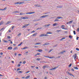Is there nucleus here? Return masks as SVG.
I'll return each mask as SVG.
<instances>
[{
    "instance_id": "6e6d98bb",
    "label": "nucleus",
    "mask_w": 79,
    "mask_h": 79,
    "mask_svg": "<svg viewBox=\"0 0 79 79\" xmlns=\"http://www.w3.org/2000/svg\"><path fill=\"white\" fill-rule=\"evenodd\" d=\"M7 38H8V39H10V38H11V37H10V36H8L7 37Z\"/></svg>"
},
{
    "instance_id": "4d7b16f0",
    "label": "nucleus",
    "mask_w": 79,
    "mask_h": 79,
    "mask_svg": "<svg viewBox=\"0 0 79 79\" xmlns=\"http://www.w3.org/2000/svg\"><path fill=\"white\" fill-rule=\"evenodd\" d=\"M79 37H77V39H76L77 40H78V39H79Z\"/></svg>"
},
{
    "instance_id": "49530a36",
    "label": "nucleus",
    "mask_w": 79,
    "mask_h": 79,
    "mask_svg": "<svg viewBox=\"0 0 79 79\" xmlns=\"http://www.w3.org/2000/svg\"><path fill=\"white\" fill-rule=\"evenodd\" d=\"M6 10V7L4 9H3V10Z\"/></svg>"
},
{
    "instance_id": "774afa93",
    "label": "nucleus",
    "mask_w": 79,
    "mask_h": 79,
    "mask_svg": "<svg viewBox=\"0 0 79 79\" xmlns=\"http://www.w3.org/2000/svg\"><path fill=\"white\" fill-rule=\"evenodd\" d=\"M77 31H78V32H79V28H78L77 29Z\"/></svg>"
},
{
    "instance_id": "0e129e2a",
    "label": "nucleus",
    "mask_w": 79,
    "mask_h": 79,
    "mask_svg": "<svg viewBox=\"0 0 79 79\" xmlns=\"http://www.w3.org/2000/svg\"><path fill=\"white\" fill-rule=\"evenodd\" d=\"M20 15H23V13H20Z\"/></svg>"
},
{
    "instance_id": "423d86ee",
    "label": "nucleus",
    "mask_w": 79,
    "mask_h": 79,
    "mask_svg": "<svg viewBox=\"0 0 79 79\" xmlns=\"http://www.w3.org/2000/svg\"><path fill=\"white\" fill-rule=\"evenodd\" d=\"M8 50H12L13 49V48L11 47H9L7 48Z\"/></svg>"
},
{
    "instance_id": "dca6fc26",
    "label": "nucleus",
    "mask_w": 79,
    "mask_h": 79,
    "mask_svg": "<svg viewBox=\"0 0 79 79\" xmlns=\"http://www.w3.org/2000/svg\"><path fill=\"white\" fill-rule=\"evenodd\" d=\"M57 19H63V17H57Z\"/></svg>"
},
{
    "instance_id": "f8f14e48",
    "label": "nucleus",
    "mask_w": 79,
    "mask_h": 79,
    "mask_svg": "<svg viewBox=\"0 0 79 79\" xmlns=\"http://www.w3.org/2000/svg\"><path fill=\"white\" fill-rule=\"evenodd\" d=\"M42 44V43H41V42L37 43H36L35 44V45H40V44Z\"/></svg>"
},
{
    "instance_id": "69168bd1",
    "label": "nucleus",
    "mask_w": 79,
    "mask_h": 79,
    "mask_svg": "<svg viewBox=\"0 0 79 79\" xmlns=\"http://www.w3.org/2000/svg\"><path fill=\"white\" fill-rule=\"evenodd\" d=\"M19 73H22V71H19Z\"/></svg>"
},
{
    "instance_id": "e433bc0d",
    "label": "nucleus",
    "mask_w": 79,
    "mask_h": 79,
    "mask_svg": "<svg viewBox=\"0 0 79 79\" xmlns=\"http://www.w3.org/2000/svg\"><path fill=\"white\" fill-rule=\"evenodd\" d=\"M40 20V19H35L36 21H39Z\"/></svg>"
},
{
    "instance_id": "39448f33",
    "label": "nucleus",
    "mask_w": 79,
    "mask_h": 79,
    "mask_svg": "<svg viewBox=\"0 0 79 79\" xmlns=\"http://www.w3.org/2000/svg\"><path fill=\"white\" fill-rule=\"evenodd\" d=\"M64 27H65V26L64 25H62L61 26V28L62 29H64L65 30H66V29L64 28Z\"/></svg>"
},
{
    "instance_id": "680f3d73",
    "label": "nucleus",
    "mask_w": 79,
    "mask_h": 79,
    "mask_svg": "<svg viewBox=\"0 0 79 79\" xmlns=\"http://www.w3.org/2000/svg\"><path fill=\"white\" fill-rule=\"evenodd\" d=\"M41 28H37V30H39V29H41Z\"/></svg>"
},
{
    "instance_id": "13d9d810",
    "label": "nucleus",
    "mask_w": 79,
    "mask_h": 79,
    "mask_svg": "<svg viewBox=\"0 0 79 79\" xmlns=\"http://www.w3.org/2000/svg\"><path fill=\"white\" fill-rule=\"evenodd\" d=\"M60 31H60V30H57V32H60Z\"/></svg>"
},
{
    "instance_id": "5fc2aeb1",
    "label": "nucleus",
    "mask_w": 79,
    "mask_h": 79,
    "mask_svg": "<svg viewBox=\"0 0 79 79\" xmlns=\"http://www.w3.org/2000/svg\"><path fill=\"white\" fill-rule=\"evenodd\" d=\"M15 13H19V12L18 11H15Z\"/></svg>"
},
{
    "instance_id": "3c124183",
    "label": "nucleus",
    "mask_w": 79,
    "mask_h": 79,
    "mask_svg": "<svg viewBox=\"0 0 79 79\" xmlns=\"http://www.w3.org/2000/svg\"><path fill=\"white\" fill-rule=\"evenodd\" d=\"M18 67H19V66H21V64H19L18 65Z\"/></svg>"
},
{
    "instance_id": "c756f323",
    "label": "nucleus",
    "mask_w": 79,
    "mask_h": 79,
    "mask_svg": "<svg viewBox=\"0 0 79 79\" xmlns=\"http://www.w3.org/2000/svg\"><path fill=\"white\" fill-rule=\"evenodd\" d=\"M22 44H23V42L21 43L20 44L18 45V46H21V45Z\"/></svg>"
},
{
    "instance_id": "9d476101",
    "label": "nucleus",
    "mask_w": 79,
    "mask_h": 79,
    "mask_svg": "<svg viewBox=\"0 0 79 79\" xmlns=\"http://www.w3.org/2000/svg\"><path fill=\"white\" fill-rule=\"evenodd\" d=\"M48 36V35H47V34H43V36L44 37H46V36Z\"/></svg>"
},
{
    "instance_id": "a878e982",
    "label": "nucleus",
    "mask_w": 79,
    "mask_h": 79,
    "mask_svg": "<svg viewBox=\"0 0 79 79\" xmlns=\"http://www.w3.org/2000/svg\"><path fill=\"white\" fill-rule=\"evenodd\" d=\"M64 52H65V51H62L60 53V54H62L63 53H64Z\"/></svg>"
},
{
    "instance_id": "f3484780",
    "label": "nucleus",
    "mask_w": 79,
    "mask_h": 79,
    "mask_svg": "<svg viewBox=\"0 0 79 79\" xmlns=\"http://www.w3.org/2000/svg\"><path fill=\"white\" fill-rule=\"evenodd\" d=\"M45 68H47V65H44L43 67V68L44 69H45Z\"/></svg>"
},
{
    "instance_id": "6ab92c4d",
    "label": "nucleus",
    "mask_w": 79,
    "mask_h": 79,
    "mask_svg": "<svg viewBox=\"0 0 79 79\" xmlns=\"http://www.w3.org/2000/svg\"><path fill=\"white\" fill-rule=\"evenodd\" d=\"M38 52H42L43 50L42 49H39L38 50Z\"/></svg>"
},
{
    "instance_id": "8fccbe9b",
    "label": "nucleus",
    "mask_w": 79,
    "mask_h": 79,
    "mask_svg": "<svg viewBox=\"0 0 79 79\" xmlns=\"http://www.w3.org/2000/svg\"><path fill=\"white\" fill-rule=\"evenodd\" d=\"M19 70H21V69H20V68H18L17 70V71H19Z\"/></svg>"
},
{
    "instance_id": "5701e85b",
    "label": "nucleus",
    "mask_w": 79,
    "mask_h": 79,
    "mask_svg": "<svg viewBox=\"0 0 79 79\" xmlns=\"http://www.w3.org/2000/svg\"><path fill=\"white\" fill-rule=\"evenodd\" d=\"M29 77H30V75H28L25 78L26 79H28V78H29Z\"/></svg>"
},
{
    "instance_id": "58836bf2",
    "label": "nucleus",
    "mask_w": 79,
    "mask_h": 79,
    "mask_svg": "<svg viewBox=\"0 0 79 79\" xmlns=\"http://www.w3.org/2000/svg\"><path fill=\"white\" fill-rule=\"evenodd\" d=\"M52 50H53L52 49H50V51L48 52V53H50V52H52Z\"/></svg>"
},
{
    "instance_id": "4c0bfd02",
    "label": "nucleus",
    "mask_w": 79,
    "mask_h": 79,
    "mask_svg": "<svg viewBox=\"0 0 79 79\" xmlns=\"http://www.w3.org/2000/svg\"><path fill=\"white\" fill-rule=\"evenodd\" d=\"M3 42H5V43H7V42H8V41H7V40H4L3 41Z\"/></svg>"
},
{
    "instance_id": "f257e3e1",
    "label": "nucleus",
    "mask_w": 79,
    "mask_h": 79,
    "mask_svg": "<svg viewBox=\"0 0 79 79\" xmlns=\"http://www.w3.org/2000/svg\"><path fill=\"white\" fill-rule=\"evenodd\" d=\"M34 13H35V12H27L26 13V15H31V14H34Z\"/></svg>"
},
{
    "instance_id": "37998d69",
    "label": "nucleus",
    "mask_w": 79,
    "mask_h": 79,
    "mask_svg": "<svg viewBox=\"0 0 79 79\" xmlns=\"http://www.w3.org/2000/svg\"><path fill=\"white\" fill-rule=\"evenodd\" d=\"M71 65H72V64H70L69 65V68H70V67H71Z\"/></svg>"
},
{
    "instance_id": "b1692460",
    "label": "nucleus",
    "mask_w": 79,
    "mask_h": 79,
    "mask_svg": "<svg viewBox=\"0 0 79 79\" xmlns=\"http://www.w3.org/2000/svg\"><path fill=\"white\" fill-rule=\"evenodd\" d=\"M24 19H28V17H23Z\"/></svg>"
},
{
    "instance_id": "052dcab7",
    "label": "nucleus",
    "mask_w": 79,
    "mask_h": 79,
    "mask_svg": "<svg viewBox=\"0 0 79 79\" xmlns=\"http://www.w3.org/2000/svg\"><path fill=\"white\" fill-rule=\"evenodd\" d=\"M37 60H40V58H37Z\"/></svg>"
},
{
    "instance_id": "09e8293b",
    "label": "nucleus",
    "mask_w": 79,
    "mask_h": 79,
    "mask_svg": "<svg viewBox=\"0 0 79 79\" xmlns=\"http://www.w3.org/2000/svg\"><path fill=\"white\" fill-rule=\"evenodd\" d=\"M23 64H26V61H24L23 62Z\"/></svg>"
},
{
    "instance_id": "864d4df0",
    "label": "nucleus",
    "mask_w": 79,
    "mask_h": 79,
    "mask_svg": "<svg viewBox=\"0 0 79 79\" xmlns=\"http://www.w3.org/2000/svg\"><path fill=\"white\" fill-rule=\"evenodd\" d=\"M71 71H74V70L73 69H71Z\"/></svg>"
},
{
    "instance_id": "c9c22d12",
    "label": "nucleus",
    "mask_w": 79,
    "mask_h": 79,
    "mask_svg": "<svg viewBox=\"0 0 79 79\" xmlns=\"http://www.w3.org/2000/svg\"><path fill=\"white\" fill-rule=\"evenodd\" d=\"M76 50H77V51H79V49L78 48H76Z\"/></svg>"
},
{
    "instance_id": "9b49d317",
    "label": "nucleus",
    "mask_w": 79,
    "mask_h": 79,
    "mask_svg": "<svg viewBox=\"0 0 79 79\" xmlns=\"http://www.w3.org/2000/svg\"><path fill=\"white\" fill-rule=\"evenodd\" d=\"M47 34H52V32H49L47 33Z\"/></svg>"
},
{
    "instance_id": "7c9ffc66",
    "label": "nucleus",
    "mask_w": 79,
    "mask_h": 79,
    "mask_svg": "<svg viewBox=\"0 0 79 79\" xmlns=\"http://www.w3.org/2000/svg\"><path fill=\"white\" fill-rule=\"evenodd\" d=\"M27 47H25L23 48V50H25V49H27Z\"/></svg>"
},
{
    "instance_id": "a211bd4d",
    "label": "nucleus",
    "mask_w": 79,
    "mask_h": 79,
    "mask_svg": "<svg viewBox=\"0 0 79 79\" xmlns=\"http://www.w3.org/2000/svg\"><path fill=\"white\" fill-rule=\"evenodd\" d=\"M45 18V15H43L40 17V18Z\"/></svg>"
},
{
    "instance_id": "338daca9",
    "label": "nucleus",
    "mask_w": 79,
    "mask_h": 79,
    "mask_svg": "<svg viewBox=\"0 0 79 79\" xmlns=\"http://www.w3.org/2000/svg\"><path fill=\"white\" fill-rule=\"evenodd\" d=\"M45 17H47V16H49L48 15H45Z\"/></svg>"
},
{
    "instance_id": "473e14b6",
    "label": "nucleus",
    "mask_w": 79,
    "mask_h": 79,
    "mask_svg": "<svg viewBox=\"0 0 79 79\" xmlns=\"http://www.w3.org/2000/svg\"><path fill=\"white\" fill-rule=\"evenodd\" d=\"M44 56V57H45V58H49V56Z\"/></svg>"
},
{
    "instance_id": "393cba45",
    "label": "nucleus",
    "mask_w": 79,
    "mask_h": 79,
    "mask_svg": "<svg viewBox=\"0 0 79 79\" xmlns=\"http://www.w3.org/2000/svg\"><path fill=\"white\" fill-rule=\"evenodd\" d=\"M11 23V22L10 21H8L7 23L6 24H10V23Z\"/></svg>"
},
{
    "instance_id": "1a4fd4ad",
    "label": "nucleus",
    "mask_w": 79,
    "mask_h": 79,
    "mask_svg": "<svg viewBox=\"0 0 79 79\" xmlns=\"http://www.w3.org/2000/svg\"><path fill=\"white\" fill-rule=\"evenodd\" d=\"M35 8H36L37 7H37H40V5H39L38 4H36V5H35Z\"/></svg>"
},
{
    "instance_id": "603ef678",
    "label": "nucleus",
    "mask_w": 79,
    "mask_h": 79,
    "mask_svg": "<svg viewBox=\"0 0 79 79\" xmlns=\"http://www.w3.org/2000/svg\"><path fill=\"white\" fill-rule=\"evenodd\" d=\"M34 32H35V31H32V32H31V33H34Z\"/></svg>"
},
{
    "instance_id": "f03ea898",
    "label": "nucleus",
    "mask_w": 79,
    "mask_h": 79,
    "mask_svg": "<svg viewBox=\"0 0 79 79\" xmlns=\"http://www.w3.org/2000/svg\"><path fill=\"white\" fill-rule=\"evenodd\" d=\"M58 67H56L54 68H53L52 69H50V70L51 71H52V70H54V69H56L58 68Z\"/></svg>"
},
{
    "instance_id": "de8ad7c7",
    "label": "nucleus",
    "mask_w": 79,
    "mask_h": 79,
    "mask_svg": "<svg viewBox=\"0 0 79 79\" xmlns=\"http://www.w3.org/2000/svg\"><path fill=\"white\" fill-rule=\"evenodd\" d=\"M58 8H62V6H58Z\"/></svg>"
},
{
    "instance_id": "e2e57ef3",
    "label": "nucleus",
    "mask_w": 79,
    "mask_h": 79,
    "mask_svg": "<svg viewBox=\"0 0 79 79\" xmlns=\"http://www.w3.org/2000/svg\"><path fill=\"white\" fill-rule=\"evenodd\" d=\"M37 55H40V53H37Z\"/></svg>"
},
{
    "instance_id": "a18cd8bd",
    "label": "nucleus",
    "mask_w": 79,
    "mask_h": 79,
    "mask_svg": "<svg viewBox=\"0 0 79 79\" xmlns=\"http://www.w3.org/2000/svg\"><path fill=\"white\" fill-rule=\"evenodd\" d=\"M3 29H5V28H3L1 29L0 30V31H2V30H3Z\"/></svg>"
},
{
    "instance_id": "cd10ccee",
    "label": "nucleus",
    "mask_w": 79,
    "mask_h": 79,
    "mask_svg": "<svg viewBox=\"0 0 79 79\" xmlns=\"http://www.w3.org/2000/svg\"><path fill=\"white\" fill-rule=\"evenodd\" d=\"M57 23H54V24H53V26H57Z\"/></svg>"
},
{
    "instance_id": "ea45409f",
    "label": "nucleus",
    "mask_w": 79,
    "mask_h": 79,
    "mask_svg": "<svg viewBox=\"0 0 79 79\" xmlns=\"http://www.w3.org/2000/svg\"><path fill=\"white\" fill-rule=\"evenodd\" d=\"M73 33L74 35H76V31H73Z\"/></svg>"
},
{
    "instance_id": "4be33fe9",
    "label": "nucleus",
    "mask_w": 79,
    "mask_h": 79,
    "mask_svg": "<svg viewBox=\"0 0 79 79\" xmlns=\"http://www.w3.org/2000/svg\"><path fill=\"white\" fill-rule=\"evenodd\" d=\"M37 33H35L34 34H33L32 35L33 36H35V35H37Z\"/></svg>"
},
{
    "instance_id": "aec40b11",
    "label": "nucleus",
    "mask_w": 79,
    "mask_h": 79,
    "mask_svg": "<svg viewBox=\"0 0 79 79\" xmlns=\"http://www.w3.org/2000/svg\"><path fill=\"white\" fill-rule=\"evenodd\" d=\"M73 68L74 69H77V70L79 69L77 67H73Z\"/></svg>"
},
{
    "instance_id": "72a5a7b5",
    "label": "nucleus",
    "mask_w": 79,
    "mask_h": 79,
    "mask_svg": "<svg viewBox=\"0 0 79 79\" xmlns=\"http://www.w3.org/2000/svg\"><path fill=\"white\" fill-rule=\"evenodd\" d=\"M21 35V33H19V34L17 36H19V35Z\"/></svg>"
},
{
    "instance_id": "2f4dec72",
    "label": "nucleus",
    "mask_w": 79,
    "mask_h": 79,
    "mask_svg": "<svg viewBox=\"0 0 79 79\" xmlns=\"http://www.w3.org/2000/svg\"><path fill=\"white\" fill-rule=\"evenodd\" d=\"M44 36V34H42L40 35V37H43Z\"/></svg>"
},
{
    "instance_id": "bb28decb",
    "label": "nucleus",
    "mask_w": 79,
    "mask_h": 79,
    "mask_svg": "<svg viewBox=\"0 0 79 79\" xmlns=\"http://www.w3.org/2000/svg\"><path fill=\"white\" fill-rule=\"evenodd\" d=\"M66 39V38L64 37V38H62L60 39V41H61L62 40H63V39Z\"/></svg>"
},
{
    "instance_id": "c85d7f7f",
    "label": "nucleus",
    "mask_w": 79,
    "mask_h": 79,
    "mask_svg": "<svg viewBox=\"0 0 79 79\" xmlns=\"http://www.w3.org/2000/svg\"><path fill=\"white\" fill-rule=\"evenodd\" d=\"M59 21V20H58V19H56L55 20H54V22H55L56 21Z\"/></svg>"
},
{
    "instance_id": "4468645a",
    "label": "nucleus",
    "mask_w": 79,
    "mask_h": 79,
    "mask_svg": "<svg viewBox=\"0 0 79 79\" xmlns=\"http://www.w3.org/2000/svg\"><path fill=\"white\" fill-rule=\"evenodd\" d=\"M55 57L53 56L52 57H49V58H50V59H52V58H55Z\"/></svg>"
},
{
    "instance_id": "bf43d9fd",
    "label": "nucleus",
    "mask_w": 79,
    "mask_h": 79,
    "mask_svg": "<svg viewBox=\"0 0 79 79\" xmlns=\"http://www.w3.org/2000/svg\"><path fill=\"white\" fill-rule=\"evenodd\" d=\"M14 27H15V26H13V27H12V29L13 30V29Z\"/></svg>"
},
{
    "instance_id": "20e7f679",
    "label": "nucleus",
    "mask_w": 79,
    "mask_h": 79,
    "mask_svg": "<svg viewBox=\"0 0 79 79\" xmlns=\"http://www.w3.org/2000/svg\"><path fill=\"white\" fill-rule=\"evenodd\" d=\"M30 24L29 23H28V24H25V25H24V26H23V27H22V28H24V27H27L26 26H29V25Z\"/></svg>"
},
{
    "instance_id": "c03bdc74",
    "label": "nucleus",
    "mask_w": 79,
    "mask_h": 79,
    "mask_svg": "<svg viewBox=\"0 0 79 79\" xmlns=\"http://www.w3.org/2000/svg\"><path fill=\"white\" fill-rule=\"evenodd\" d=\"M30 73V71H28L26 73V74H27V73Z\"/></svg>"
},
{
    "instance_id": "6e6552de",
    "label": "nucleus",
    "mask_w": 79,
    "mask_h": 79,
    "mask_svg": "<svg viewBox=\"0 0 79 79\" xmlns=\"http://www.w3.org/2000/svg\"><path fill=\"white\" fill-rule=\"evenodd\" d=\"M49 44V43H45L43 45H44V46L45 45H48Z\"/></svg>"
},
{
    "instance_id": "7ed1b4c3",
    "label": "nucleus",
    "mask_w": 79,
    "mask_h": 79,
    "mask_svg": "<svg viewBox=\"0 0 79 79\" xmlns=\"http://www.w3.org/2000/svg\"><path fill=\"white\" fill-rule=\"evenodd\" d=\"M66 73H67L68 74H69V75H70V76H73V77H74V76L73 75H72V74H71V73H69V72L68 71L66 72Z\"/></svg>"
},
{
    "instance_id": "2eb2a0df",
    "label": "nucleus",
    "mask_w": 79,
    "mask_h": 79,
    "mask_svg": "<svg viewBox=\"0 0 79 79\" xmlns=\"http://www.w3.org/2000/svg\"><path fill=\"white\" fill-rule=\"evenodd\" d=\"M4 23V22L3 21H2L0 22V26H1V25H2V24H3Z\"/></svg>"
},
{
    "instance_id": "412c9836",
    "label": "nucleus",
    "mask_w": 79,
    "mask_h": 79,
    "mask_svg": "<svg viewBox=\"0 0 79 79\" xmlns=\"http://www.w3.org/2000/svg\"><path fill=\"white\" fill-rule=\"evenodd\" d=\"M77 56H74V60H77Z\"/></svg>"
},
{
    "instance_id": "f704fd0d",
    "label": "nucleus",
    "mask_w": 79,
    "mask_h": 79,
    "mask_svg": "<svg viewBox=\"0 0 79 79\" xmlns=\"http://www.w3.org/2000/svg\"><path fill=\"white\" fill-rule=\"evenodd\" d=\"M16 49H18L17 47H16L15 48H14L13 49L14 50H16Z\"/></svg>"
},
{
    "instance_id": "a19ab883",
    "label": "nucleus",
    "mask_w": 79,
    "mask_h": 79,
    "mask_svg": "<svg viewBox=\"0 0 79 79\" xmlns=\"http://www.w3.org/2000/svg\"><path fill=\"white\" fill-rule=\"evenodd\" d=\"M15 5H17V4H19V2H17L15 3Z\"/></svg>"
},
{
    "instance_id": "79ce46f5",
    "label": "nucleus",
    "mask_w": 79,
    "mask_h": 79,
    "mask_svg": "<svg viewBox=\"0 0 79 79\" xmlns=\"http://www.w3.org/2000/svg\"><path fill=\"white\" fill-rule=\"evenodd\" d=\"M69 38H70L71 39L72 38V36L71 35H69Z\"/></svg>"
},
{
    "instance_id": "0eeeda50",
    "label": "nucleus",
    "mask_w": 79,
    "mask_h": 79,
    "mask_svg": "<svg viewBox=\"0 0 79 79\" xmlns=\"http://www.w3.org/2000/svg\"><path fill=\"white\" fill-rule=\"evenodd\" d=\"M24 3V1H23L22 2H19V4H23V3Z\"/></svg>"
},
{
    "instance_id": "ddd939ff",
    "label": "nucleus",
    "mask_w": 79,
    "mask_h": 79,
    "mask_svg": "<svg viewBox=\"0 0 79 79\" xmlns=\"http://www.w3.org/2000/svg\"><path fill=\"white\" fill-rule=\"evenodd\" d=\"M73 20H71L68 22H67V24H69V23H73Z\"/></svg>"
}]
</instances>
